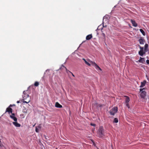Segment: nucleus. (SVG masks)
<instances>
[{
    "instance_id": "1",
    "label": "nucleus",
    "mask_w": 149,
    "mask_h": 149,
    "mask_svg": "<svg viewBox=\"0 0 149 149\" xmlns=\"http://www.w3.org/2000/svg\"><path fill=\"white\" fill-rule=\"evenodd\" d=\"M105 131L102 126H100L97 131V136L100 138H103L105 136Z\"/></svg>"
},
{
    "instance_id": "2",
    "label": "nucleus",
    "mask_w": 149,
    "mask_h": 149,
    "mask_svg": "<svg viewBox=\"0 0 149 149\" xmlns=\"http://www.w3.org/2000/svg\"><path fill=\"white\" fill-rule=\"evenodd\" d=\"M23 100V102L28 103L30 101V99L29 97V95L26 93V91H24L23 92V95H22Z\"/></svg>"
},
{
    "instance_id": "3",
    "label": "nucleus",
    "mask_w": 149,
    "mask_h": 149,
    "mask_svg": "<svg viewBox=\"0 0 149 149\" xmlns=\"http://www.w3.org/2000/svg\"><path fill=\"white\" fill-rule=\"evenodd\" d=\"M118 107H113L109 112L111 115L114 116L118 111Z\"/></svg>"
},
{
    "instance_id": "4",
    "label": "nucleus",
    "mask_w": 149,
    "mask_h": 149,
    "mask_svg": "<svg viewBox=\"0 0 149 149\" xmlns=\"http://www.w3.org/2000/svg\"><path fill=\"white\" fill-rule=\"evenodd\" d=\"M144 88H140V91L141 92V93L140 96L141 97L143 98H144L146 96V93L145 91H143Z\"/></svg>"
},
{
    "instance_id": "5",
    "label": "nucleus",
    "mask_w": 149,
    "mask_h": 149,
    "mask_svg": "<svg viewBox=\"0 0 149 149\" xmlns=\"http://www.w3.org/2000/svg\"><path fill=\"white\" fill-rule=\"evenodd\" d=\"M90 63L95 67V68L97 70H99L100 71H102L101 68L94 62H93L92 61H90Z\"/></svg>"
},
{
    "instance_id": "6",
    "label": "nucleus",
    "mask_w": 149,
    "mask_h": 149,
    "mask_svg": "<svg viewBox=\"0 0 149 149\" xmlns=\"http://www.w3.org/2000/svg\"><path fill=\"white\" fill-rule=\"evenodd\" d=\"M10 118L13 119L15 121H17V118L15 117V115L14 113H12L11 115L10 116Z\"/></svg>"
},
{
    "instance_id": "7",
    "label": "nucleus",
    "mask_w": 149,
    "mask_h": 149,
    "mask_svg": "<svg viewBox=\"0 0 149 149\" xmlns=\"http://www.w3.org/2000/svg\"><path fill=\"white\" fill-rule=\"evenodd\" d=\"M6 112H8L9 114H10V113H12L13 109L11 108L8 107L6 109L5 113Z\"/></svg>"
},
{
    "instance_id": "8",
    "label": "nucleus",
    "mask_w": 149,
    "mask_h": 149,
    "mask_svg": "<svg viewBox=\"0 0 149 149\" xmlns=\"http://www.w3.org/2000/svg\"><path fill=\"white\" fill-rule=\"evenodd\" d=\"M13 123L15 127H20L21 126V125L17 123V121L13 122Z\"/></svg>"
},
{
    "instance_id": "9",
    "label": "nucleus",
    "mask_w": 149,
    "mask_h": 149,
    "mask_svg": "<svg viewBox=\"0 0 149 149\" xmlns=\"http://www.w3.org/2000/svg\"><path fill=\"white\" fill-rule=\"evenodd\" d=\"M138 41L139 42V43L141 45L144 44L145 41V40L144 39L142 38L139 39Z\"/></svg>"
},
{
    "instance_id": "10",
    "label": "nucleus",
    "mask_w": 149,
    "mask_h": 149,
    "mask_svg": "<svg viewBox=\"0 0 149 149\" xmlns=\"http://www.w3.org/2000/svg\"><path fill=\"white\" fill-rule=\"evenodd\" d=\"M146 52H145L144 50V51L143 50L142 51V50H140L139 52V54L140 56H143V55L144 54H145Z\"/></svg>"
},
{
    "instance_id": "11",
    "label": "nucleus",
    "mask_w": 149,
    "mask_h": 149,
    "mask_svg": "<svg viewBox=\"0 0 149 149\" xmlns=\"http://www.w3.org/2000/svg\"><path fill=\"white\" fill-rule=\"evenodd\" d=\"M131 22L133 26L134 27H136L137 26V24L136 22L134 20H133L131 19Z\"/></svg>"
},
{
    "instance_id": "12",
    "label": "nucleus",
    "mask_w": 149,
    "mask_h": 149,
    "mask_svg": "<svg viewBox=\"0 0 149 149\" xmlns=\"http://www.w3.org/2000/svg\"><path fill=\"white\" fill-rule=\"evenodd\" d=\"M55 106L57 108H61L62 107V106L58 102H56V103Z\"/></svg>"
},
{
    "instance_id": "13",
    "label": "nucleus",
    "mask_w": 149,
    "mask_h": 149,
    "mask_svg": "<svg viewBox=\"0 0 149 149\" xmlns=\"http://www.w3.org/2000/svg\"><path fill=\"white\" fill-rule=\"evenodd\" d=\"M93 36L91 34L87 35L86 37V39L87 40H89L91 39Z\"/></svg>"
},
{
    "instance_id": "14",
    "label": "nucleus",
    "mask_w": 149,
    "mask_h": 149,
    "mask_svg": "<svg viewBox=\"0 0 149 149\" xmlns=\"http://www.w3.org/2000/svg\"><path fill=\"white\" fill-rule=\"evenodd\" d=\"M146 83V80L144 81L143 82H141V85L140 86V88H142L144 87Z\"/></svg>"
},
{
    "instance_id": "15",
    "label": "nucleus",
    "mask_w": 149,
    "mask_h": 149,
    "mask_svg": "<svg viewBox=\"0 0 149 149\" xmlns=\"http://www.w3.org/2000/svg\"><path fill=\"white\" fill-rule=\"evenodd\" d=\"M125 97H126L125 100V103H128L130 100L129 97L126 96H125Z\"/></svg>"
},
{
    "instance_id": "16",
    "label": "nucleus",
    "mask_w": 149,
    "mask_h": 149,
    "mask_svg": "<svg viewBox=\"0 0 149 149\" xmlns=\"http://www.w3.org/2000/svg\"><path fill=\"white\" fill-rule=\"evenodd\" d=\"M144 58H143L140 57V59L138 61L140 63H143L144 61Z\"/></svg>"
},
{
    "instance_id": "17",
    "label": "nucleus",
    "mask_w": 149,
    "mask_h": 149,
    "mask_svg": "<svg viewBox=\"0 0 149 149\" xmlns=\"http://www.w3.org/2000/svg\"><path fill=\"white\" fill-rule=\"evenodd\" d=\"M148 44H146L144 46V51L145 52H147L148 51Z\"/></svg>"
},
{
    "instance_id": "18",
    "label": "nucleus",
    "mask_w": 149,
    "mask_h": 149,
    "mask_svg": "<svg viewBox=\"0 0 149 149\" xmlns=\"http://www.w3.org/2000/svg\"><path fill=\"white\" fill-rule=\"evenodd\" d=\"M139 30L143 36H145V32L142 29H140Z\"/></svg>"
},
{
    "instance_id": "19",
    "label": "nucleus",
    "mask_w": 149,
    "mask_h": 149,
    "mask_svg": "<svg viewBox=\"0 0 149 149\" xmlns=\"http://www.w3.org/2000/svg\"><path fill=\"white\" fill-rule=\"evenodd\" d=\"M83 60H84V61L85 63L87 65H88V66H91V64L88 62H87L86 60L84 59V58H83Z\"/></svg>"
},
{
    "instance_id": "20",
    "label": "nucleus",
    "mask_w": 149,
    "mask_h": 149,
    "mask_svg": "<svg viewBox=\"0 0 149 149\" xmlns=\"http://www.w3.org/2000/svg\"><path fill=\"white\" fill-rule=\"evenodd\" d=\"M39 83L38 81H36L34 84V85L35 86H38L39 85Z\"/></svg>"
},
{
    "instance_id": "21",
    "label": "nucleus",
    "mask_w": 149,
    "mask_h": 149,
    "mask_svg": "<svg viewBox=\"0 0 149 149\" xmlns=\"http://www.w3.org/2000/svg\"><path fill=\"white\" fill-rule=\"evenodd\" d=\"M118 119L117 118H114L113 120V122L115 123H117L118 122Z\"/></svg>"
},
{
    "instance_id": "22",
    "label": "nucleus",
    "mask_w": 149,
    "mask_h": 149,
    "mask_svg": "<svg viewBox=\"0 0 149 149\" xmlns=\"http://www.w3.org/2000/svg\"><path fill=\"white\" fill-rule=\"evenodd\" d=\"M139 47L140 49V50L142 51L143 50L144 48L143 47H141L140 45H139Z\"/></svg>"
},
{
    "instance_id": "23",
    "label": "nucleus",
    "mask_w": 149,
    "mask_h": 149,
    "mask_svg": "<svg viewBox=\"0 0 149 149\" xmlns=\"http://www.w3.org/2000/svg\"><path fill=\"white\" fill-rule=\"evenodd\" d=\"M36 132L37 133L39 132V130L37 127H36Z\"/></svg>"
},
{
    "instance_id": "24",
    "label": "nucleus",
    "mask_w": 149,
    "mask_h": 149,
    "mask_svg": "<svg viewBox=\"0 0 149 149\" xmlns=\"http://www.w3.org/2000/svg\"><path fill=\"white\" fill-rule=\"evenodd\" d=\"M125 104H126V106L128 108H130V106H129V104H128V103H125Z\"/></svg>"
},
{
    "instance_id": "25",
    "label": "nucleus",
    "mask_w": 149,
    "mask_h": 149,
    "mask_svg": "<svg viewBox=\"0 0 149 149\" xmlns=\"http://www.w3.org/2000/svg\"><path fill=\"white\" fill-rule=\"evenodd\" d=\"M91 125L95 127L96 126V124L94 123H91Z\"/></svg>"
},
{
    "instance_id": "26",
    "label": "nucleus",
    "mask_w": 149,
    "mask_h": 149,
    "mask_svg": "<svg viewBox=\"0 0 149 149\" xmlns=\"http://www.w3.org/2000/svg\"><path fill=\"white\" fill-rule=\"evenodd\" d=\"M37 127L38 128H41V124H39L38 126V127Z\"/></svg>"
},
{
    "instance_id": "27",
    "label": "nucleus",
    "mask_w": 149,
    "mask_h": 149,
    "mask_svg": "<svg viewBox=\"0 0 149 149\" xmlns=\"http://www.w3.org/2000/svg\"><path fill=\"white\" fill-rule=\"evenodd\" d=\"M146 62L148 64H149V60H147L146 61Z\"/></svg>"
},
{
    "instance_id": "28",
    "label": "nucleus",
    "mask_w": 149,
    "mask_h": 149,
    "mask_svg": "<svg viewBox=\"0 0 149 149\" xmlns=\"http://www.w3.org/2000/svg\"><path fill=\"white\" fill-rule=\"evenodd\" d=\"M69 72H70V73L72 74V76L73 77H74V76H74V74H73V73H72L71 72H70V71H69Z\"/></svg>"
},
{
    "instance_id": "29",
    "label": "nucleus",
    "mask_w": 149,
    "mask_h": 149,
    "mask_svg": "<svg viewBox=\"0 0 149 149\" xmlns=\"http://www.w3.org/2000/svg\"><path fill=\"white\" fill-rule=\"evenodd\" d=\"M12 105L10 104V106H9L8 107L10 108V107H12Z\"/></svg>"
},
{
    "instance_id": "30",
    "label": "nucleus",
    "mask_w": 149,
    "mask_h": 149,
    "mask_svg": "<svg viewBox=\"0 0 149 149\" xmlns=\"http://www.w3.org/2000/svg\"><path fill=\"white\" fill-rule=\"evenodd\" d=\"M17 103H19L20 102V101H17Z\"/></svg>"
},
{
    "instance_id": "31",
    "label": "nucleus",
    "mask_w": 149,
    "mask_h": 149,
    "mask_svg": "<svg viewBox=\"0 0 149 149\" xmlns=\"http://www.w3.org/2000/svg\"><path fill=\"white\" fill-rule=\"evenodd\" d=\"M103 35H105V34H103Z\"/></svg>"
},
{
    "instance_id": "32",
    "label": "nucleus",
    "mask_w": 149,
    "mask_h": 149,
    "mask_svg": "<svg viewBox=\"0 0 149 149\" xmlns=\"http://www.w3.org/2000/svg\"><path fill=\"white\" fill-rule=\"evenodd\" d=\"M103 35H105V34H103Z\"/></svg>"
},
{
    "instance_id": "33",
    "label": "nucleus",
    "mask_w": 149,
    "mask_h": 149,
    "mask_svg": "<svg viewBox=\"0 0 149 149\" xmlns=\"http://www.w3.org/2000/svg\"><path fill=\"white\" fill-rule=\"evenodd\" d=\"M65 69H66V70H67V69H66V68L65 67Z\"/></svg>"
},
{
    "instance_id": "34",
    "label": "nucleus",
    "mask_w": 149,
    "mask_h": 149,
    "mask_svg": "<svg viewBox=\"0 0 149 149\" xmlns=\"http://www.w3.org/2000/svg\"><path fill=\"white\" fill-rule=\"evenodd\" d=\"M56 149H58L57 148H56Z\"/></svg>"
}]
</instances>
